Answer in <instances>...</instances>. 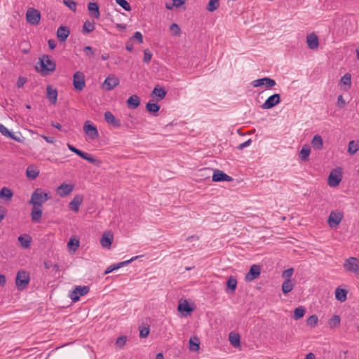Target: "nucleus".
<instances>
[{
	"label": "nucleus",
	"instance_id": "obj_5",
	"mask_svg": "<svg viewBox=\"0 0 359 359\" xmlns=\"http://www.w3.org/2000/svg\"><path fill=\"white\" fill-rule=\"evenodd\" d=\"M341 170L340 168L332 170L327 179V184L331 187H335L339 185L341 181Z\"/></svg>",
	"mask_w": 359,
	"mask_h": 359
},
{
	"label": "nucleus",
	"instance_id": "obj_20",
	"mask_svg": "<svg viewBox=\"0 0 359 359\" xmlns=\"http://www.w3.org/2000/svg\"><path fill=\"white\" fill-rule=\"evenodd\" d=\"M104 119L108 124L111 125L115 128L121 127V121L110 111H106L104 113Z\"/></svg>",
	"mask_w": 359,
	"mask_h": 359
},
{
	"label": "nucleus",
	"instance_id": "obj_19",
	"mask_svg": "<svg viewBox=\"0 0 359 359\" xmlns=\"http://www.w3.org/2000/svg\"><path fill=\"white\" fill-rule=\"evenodd\" d=\"M306 43L308 47L311 50H315L318 48L319 42L318 38L314 33L310 34L306 36Z\"/></svg>",
	"mask_w": 359,
	"mask_h": 359
},
{
	"label": "nucleus",
	"instance_id": "obj_28",
	"mask_svg": "<svg viewBox=\"0 0 359 359\" xmlns=\"http://www.w3.org/2000/svg\"><path fill=\"white\" fill-rule=\"evenodd\" d=\"M127 104L128 107H130L131 109H136L139 107L140 104V97L136 95H131L128 99Z\"/></svg>",
	"mask_w": 359,
	"mask_h": 359
},
{
	"label": "nucleus",
	"instance_id": "obj_64",
	"mask_svg": "<svg viewBox=\"0 0 359 359\" xmlns=\"http://www.w3.org/2000/svg\"><path fill=\"white\" fill-rule=\"evenodd\" d=\"M6 209L4 207L0 205V222H1L2 219H4L6 215Z\"/></svg>",
	"mask_w": 359,
	"mask_h": 359
},
{
	"label": "nucleus",
	"instance_id": "obj_34",
	"mask_svg": "<svg viewBox=\"0 0 359 359\" xmlns=\"http://www.w3.org/2000/svg\"><path fill=\"white\" fill-rule=\"evenodd\" d=\"M13 195L12 191L7 187H3L0 190V198H5L6 201H11Z\"/></svg>",
	"mask_w": 359,
	"mask_h": 359
},
{
	"label": "nucleus",
	"instance_id": "obj_47",
	"mask_svg": "<svg viewBox=\"0 0 359 359\" xmlns=\"http://www.w3.org/2000/svg\"><path fill=\"white\" fill-rule=\"evenodd\" d=\"M340 324V317L339 316H334L328 320V325L330 327H336Z\"/></svg>",
	"mask_w": 359,
	"mask_h": 359
},
{
	"label": "nucleus",
	"instance_id": "obj_21",
	"mask_svg": "<svg viewBox=\"0 0 359 359\" xmlns=\"http://www.w3.org/2000/svg\"><path fill=\"white\" fill-rule=\"evenodd\" d=\"M73 189L74 186L72 184L63 183L57 187V191L60 196L65 197L69 195L73 191Z\"/></svg>",
	"mask_w": 359,
	"mask_h": 359
},
{
	"label": "nucleus",
	"instance_id": "obj_18",
	"mask_svg": "<svg viewBox=\"0 0 359 359\" xmlns=\"http://www.w3.org/2000/svg\"><path fill=\"white\" fill-rule=\"evenodd\" d=\"M113 234L108 231L104 232L100 239V244L104 248H110L111 243L113 241Z\"/></svg>",
	"mask_w": 359,
	"mask_h": 359
},
{
	"label": "nucleus",
	"instance_id": "obj_14",
	"mask_svg": "<svg viewBox=\"0 0 359 359\" xmlns=\"http://www.w3.org/2000/svg\"><path fill=\"white\" fill-rule=\"evenodd\" d=\"M137 258H138V256H135V257H132L131 259H130L128 260H126V261H124V262H119L118 264H114L110 265L105 270L104 274H108L109 273H111L114 270H116V269H120V268H121L123 266H125L128 265V264L131 263L132 262H133L134 260L137 259Z\"/></svg>",
	"mask_w": 359,
	"mask_h": 359
},
{
	"label": "nucleus",
	"instance_id": "obj_25",
	"mask_svg": "<svg viewBox=\"0 0 359 359\" xmlns=\"http://www.w3.org/2000/svg\"><path fill=\"white\" fill-rule=\"evenodd\" d=\"M166 94V90L159 85H157L151 92V95L158 97V100H163Z\"/></svg>",
	"mask_w": 359,
	"mask_h": 359
},
{
	"label": "nucleus",
	"instance_id": "obj_42",
	"mask_svg": "<svg viewBox=\"0 0 359 359\" xmlns=\"http://www.w3.org/2000/svg\"><path fill=\"white\" fill-rule=\"evenodd\" d=\"M69 250L75 252L79 247V241L76 238H70L67 243Z\"/></svg>",
	"mask_w": 359,
	"mask_h": 359
},
{
	"label": "nucleus",
	"instance_id": "obj_57",
	"mask_svg": "<svg viewBox=\"0 0 359 359\" xmlns=\"http://www.w3.org/2000/svg\"><path fill=\"white\" fill-rule=\"evenodd\" d=\"M152 57V54L148 50H145L144 53L143 61L146 63H149Z\"/></svg>",
	"mask_w": 359,
	"mask_h": 359
},
{
	"label": "nucleus",
	"instance_id": "obj_58",
	"mask_svg": "<svg viewBox=\"0 0 359 359\" xmlns=\"http://www.w3.org/2000/svg\"><path fill=\"white\" fill-rule=\"evenodd\" d=\"M149 334V328L148 327H142L140 330V336L142 338L147 337Z\"/></svg>",
	"mask_w": 359,
	"mask_h": 359
},
{
	"label": "nucleus",
	"instance_id": "obj_43",
	"mask_svg": "<svg viewBox=\"0 0 359 359\" xmlns=\"http://www.w3.org/2000/svg\"><path fill=\"white\" fill-rule=\"evenodd\" d=\"M189 348L193 351H196L199 349V340L197 337L190 339L189 340Z\"/></svg>",
	"mask_w": 359,
	"mask_h": 359
},
{
	"label": "nucleus",
	"instance_id": "obj_3",
	"mask_svg": "<svg viewBox=\"0 0 359 359\" xmlns=\"http://www.w3.org/2000/svg\"><path fill=\"white\" fill-rule=\"evenodd\" d=\"M48 193L43 192L40 189H36L31 196L29 203L33 206L41 207L43 203L48 200Z\"/></svg>",
	"mask_w": 359,
	"mask_h": 359
},
{
	"label": "nucleus",
	"instance_id": "obj_63",
	"mask_svg": "<svg viewBox=\"0 0 359 359\" xmlns=\"http://www.w3.org/2000/svg\"><path fill=\"white\" fill-rule=\"evenodd\" d=\"M27 80L24 77H19L17 81V86L18 88H22L24 84L26 83Z\"/></svg>",
	"mask_w": 359,
	"mask_h": 359
},
{
	"label": "nucleus",
	"instance_id": "obj_33",
	"mask_svg": "<svg viewBox=\"0 0 359 359\" xmlns=\"http://www.w3.org/2000/svg\"><path fill=\"white\" fill-rule=\"evenodd\" d=\"M311 152V149L309 145L304 144L301 151H299V156L302 161H307Z\"/></svg>",
	"mask_w": 359,
	"mask_h": 359
},
{
	"label": "nucleus",
	"instance_id": "obj_15",
	"mask_svg": "<svg viewBox=\"0 0 359 359\" xmlns=\"http://www.w3.org/2000/svg\"><path fill=\"white\" fill-rule=\"evenodd\" d=\"M232 180V177L229 175L224 173L223 171L219 170H215L212 175V181L213 182H231Z\"/></svg>",
	"mask_w": 359,
	"mask_h": 359
},
{
	"label": "nucleus",
	"instance_id": "obj_12",
	"mask_svg": "<svg viewBox=\"0 0 359 359\" xmlns=\"http://www.w3.org/2000/svg\"><path fill=\"white\" fill-rule=\"evenodd\" d=\"M83 130L90 140H96L99 137L97 128L87 121L83 126Z\"/></svg>",
	"mask_w": 359,
	"mask_h": 359
},
{
	"label": "nucleus",
	"instance_id": "obj_46",
	"mask_svg": "<svg viewBox=\"0 0 359 359\" xmlns=\"http://www.w3.org/2000/svg\"><path fill=\"white\" fill-rule=\"evenodd\" d=\"M318 316L316 315H312L307 318L306 324H307V325H309L311 327H315L318 324Z\"/></svg>",
	"mask_w": 359,
	"mask_h": 359
},
{
	"label": "nucleus",
	"instance_id": "obj_56",
	"mask_svg": "<svg viewBox=\"0 0 359 359\" xmlns=\"http://www.w3.org/2000/svg\"><path fill=\"white\" fill-rule=\"evenodd\" d=\"M83 52L90 57H93L95 55L94 50L91 46H87L83 48Z\"/></svg>",
	"mask_w": 359,
	"mask_h": 359
},
{
	"label": "nucleus",
	"instance_id": "obj_8",
	"mask_svg": "<svg viewBox=\"0 0 359 359\" xmlns=\"http://www.w3.org/2000/svg\"><path fill=\"white\" fill-rule=\"evenodd\" d=\"M89 292V287L88 286H77L73 291H72L69 297L72 302H78L81 296L86 294Z\"/></svg>",
	"mask_w": 359,
	"mask_h": 359
},
{
	"label": "nucleus",
	"instance_id": "obj_9",
	"mask_svg": "<svg viewBox=\"0 0 359 359\" xmlns=\"http://www.w3.org/2000/svg\"><path fill=\"white\" fill-rule=\"evenodd\" d=\"M73 85L76 90H82L86 86L85 76L83 72H76L73 76Z\"/></svg>",
	"mask_w": 359,
	"mask_h": 359
},
{
	"label": "nucleus",
	"instance_id": "obj_44",
	"mask_svg": "<svg viewBox=\"0 0 359 359\" xmlns=\"http://www.w3.org/2000/svg\"><path fill=\"white\" fill-rule=\"evenodd\" d=\"M83 156H81V158L88 161L89 163H91L95 165H97L99 166L101 163L100 161L93 158V156H90L87 153H83Z\"/></svg>",
	"mask_w": 359,
	"mask_h": 359
},
{
	"label": "nucleus",
	"instance_id": "obj_2",
	"mask_svg": "<svg viewBox=\"0 0 359 359\" xmlns=\"http://www.w3.org/2000/svg\"><path fill=\"white\" fill-rule=\"evenodd\" d=\"M343 267L345 271L351 273L359 278V259L355 257H350L345 259Z\"/></svg>",
	"mask_w": 359,
	"mask_h": 359
},
{
	"label": "nucleus",
	"instance_id": "obj_1",
	"mask_svg": "<svg viewBox=\"0 0 359 359\" xmlns=\"http://www.w3.org/2000/svg\"><path fill=\"white\" fill-rule=\"evenodd\" d=\"M37 65H39V67L36 65V69L43 76H46L50 72H54L56 67L55 62L46 55H43L41 58H39V61Z\"/></svg>",
	"mask_w": 359,
	"mask_h": 359
},
{
	"label": "nucleus",
	"instance_id": "obj_50",
	"mask_svg": "<svg viewBox=\"0 0 359 359\" xmlns=\"http://www.w3.org/2000/svg\"><path fill=\"white\" fill-rule=\"evenodd\" d=\"M63 3L72 11H76V3L74 0H63Z\"/></svg>",
	"mask_w": 359,
	"mask_h": 359
},
{
	"label": "nucleus",
	"instance_id": "obj_40",
	"mask_svg": "<svg viewBox=\"0 0 359 359\" xmlns=\"http://www.w3.org/2000/svg\"><path fill=\"white\" fill-rule=\"evenodd\" d=\"M147 110L150 113H157L160 109V106L156 103L149 102L146 105Z\"/></svg>",
	"mask_w": 359,
	"mask_h": 359
},
{
	"label": "nucleus",
	"instance_id": "obj_30",
	"mask_svg": "<svg viewBox=\"0 0 359 359\" xmlns=\"http://www.w3.org/2000/svg\"><path fill=\"white\" fill-rule=\"evenodd\" d=\"M18 240L24 248H29L32 242V238L28 234L20 235L18 236Z\"/></svg>",
	"mask_w": 359,
	"mask_h": 359
},
{
	"label": "nucleus",
	"instance_id": "obj_45",
	"mask_svg": "<svg viewBox=\"0 0 359 359\" xmlns=\"http://www.w3.org/2000/svg\"><path fill=\"white\" fill-rule=\"evenodd\" d=\"M83 156H81V158L88 161L89 163H91L95 165H97L99 166L101 163L100 161L93 158V156H90L87 153H83Z\"/></svg>",
	"mask_w": 359,
	"mask_h": 359
},
{
	"label": "nucleus",
	"instance_id": "obj_39",
	"mask_svg": "<svg viewBox=\"0 0 359 359\" xmlns=\"http://www.w3.org/2000/svg\"><path fill=\"white\" fill-rule=\"evenodd\" d=\"M178 310L180 311H184L188 313H190L193 311V309H191L189 303L186 300H184V302H180L179 304Z\"/></svg>",
	"mask_w": 359,
	"mask_h": 359
},
{
	"label": "nucleus",
	"instance_id": "obj_53",
	"mask_svg": "<svg viewBox=\"0 0 359 359\" xmlns=\"http://www.w3.org/2000/svg\"><path fill=\"white\" fill-rule=\"evenodd\" d=\"M170 29L172 32V34L175 36H179L180 34V28L179 25L176 23L172 24L170 27Z\"/></svg>",
	"mask_w": 359,
	"mask_h": 359
},
{
	"label": "nucleus",
	"instance_id": "obj_7",
	"mask_svg": "<svg viewBox=\"0 0 359 359\" xmlns=\"http://www.w3.org/2000/svg\"><path fill=\"white\" fill-rule=\"evenodd\" d=\"M251 84L255 88L264 86L266 88H271L276 86V82L269 77H264L252 81Z\"/></svg>",
	"mask_w": 359,
	"mask_h": 359
},
{
	"label": "nucleus",
	"instance_id": "obj_31",
	"mask_svg": "<svg viewBox=\"0 0 359 359\" xmlns=\"http://www.w3.org/2000/svg\"><path fill=\"white\" fill-rule=\"evenodd\" d=\"M237 287V280L234 276H231L226 282V291L230 290L231 292H234Z\"/></svg>",
	"mask_w": 359,
	"mask_h": 359
},
{
	"label": "nucleus",
	"instance_id": "obj_27",
	"mask_svg": "<svg viewBox=\"0 0 359 359\" xmlns=\"http://www.w3.org/2000/svg\"><path fill=\"white\" fill-rule=\"evenodd\" d=\"M88 9L90 15H93L94 18L98 19L100 18L99 6L95 2H90L88 5Z\"/></svg>",
	"mask_w": 359,
	"mask_h": 359
},
{
	"label": "nucleus",
	"instance_id": "obj_48",
	"mask_svg": "<svg viewBox=\"0 0 359 359\" xmlns=\"http://www.w3.org/2000/svg\"><path fill=\"white\" fill-rule=\"evenodd\" d=\"M95 29V24L89 21H86L83 26V32L90 33Z\"/></svg>",
	"mask_w": 359,
	"mask_h": 359
},
{
	"label": "nucleus",
	"instance_id": "obj_62",
	"mask_svg": "<svg viewBox=\"0 0 359 359\" xmlns=\"http://www.w3.org/2000/svg\"><path fill=\"white\" fill-rule=\"evenodd\" d=\"M251 142H252V141H251V140H250V139H249L248 140L245 141V142L240 144L238 146V149L239 150H243L244 148H245V147H247L250 146V144H251Z\"/></svg>",
	"mask_w": 359,
	"mask_h": 359
},
{
	"label": "nucleus",
	"instance_id": "obj_10",
	"mask_svg": "<svg viewBox=\"0 0 359 359\" xmlns=\"http://www.w3.org/2000/svg\"><path fill=\"white\" fill-rule=\"evenodd\" d=\"M118 84V78L114 74H110L105 79L102 84V88L105 90H111Z\"/></svg>",
	"mask_w": 359,
	"mask_h": 359
},
{
	"label": "nucleus",
	"instance_id": "obj_6",
	"mask_svg": "<svg viewBox=\"0 0 359 359\" xmlns=\"http://www.w3.org/2000/svg\"><path fill=\"white\" fill-rule=\"evenodd\" d=\"M26 20L28 23L32 25H38L41 20L40 12L33 8H28L26 13Z\"/></svg>",
	"mask_w": 359,
	"mask_h": 359
},
{
	"label": "nucleus",
	"instance_id": "obj_59",
	"mask_svg": "<svg viewBox=\"0 0 359 359\" xmlns=\"http://www.w3.org/2000/svg\"><path fill=\"white\" fill-rule=\"evenodd\" d=\"M346 104V102L342 95H339L337 97V107L339 108H344Z\"/></svg>",
	"mask_w": 359,
	"mask_h": 359
},
{
	"label": "nucleus",
	"instance_id": "obj_16",
	"mask_svg": "<svg viewBox=\"0 0 359 359\" xmlns=\"http://www.w3.org/2000/svg\"><path fill=\"white\" fill-rule=\"evenodd\" d=\"M343 215L340 212H331L328 217V224L330 227L337 226L341 221Z\"/></svg>",
	"mask_w": 359,
	"mask_h": 359
},
{
	"label": "nucleus",
	"instance_id": "obj_36",
	"mask_svg": "<svg viewBox=\"0 0 359 359\" xmlns=\"http://www.w3.org/2000/svg\"><path fill=\"white\" fill-rule=\"evenodd\" d=\"M359 150V141L351 140L348 143V152L353 155Z\"/></svg>",
	"mask_w": 359,
	"mask_h": 359
},
{
	"label": "nucleus",
	"instance_id": "obj_26",
	"mask_svg": "<svg viewBox=\"0 0 359 359\" xmlns=\"http://www.w3.org/2000/svg\"><path fill=\"white\" fill-rule=\"evenodd\" d=\"M348 291L338 287L335 290V298L340 302H344L347 299Z\"/></svg>",
	"mask_w": 359,
	"mask_h": 359
},
{
	"label": "nucleus",
	"instance_id": "obj_29",
	"mask_svg": "<svg viewBox=\"0 0 359 359\" xmlns=\"http://www.w3.org/2000/svg\"><path fill=\"white\" fill-rule=\"evenodd\" d=\"M311 145L313 149L320 150L323 147V141L322 137L319 135H316L311 140Z\"/></svg>",
	"mask_w": 359,
	"mask_h": 359
},
{
	"label": "nucleus",
	"instance_id": "obj_4",
	"mask_svg": "<svg viewBox=\"0 0 359 359\" xmlns=\"http://www.w3.org/2000/svg\"><path fill=\"white\" fill-rule=\"evenodd\" d=\"M30 280L29 273L25 270H20L17 273L15 278V284L18 290L25 289Z\"/></svg>",
	"mask_w": 359,
	"mask_h": 359
},
{
	"label": "nucleus",
	"instance_id": "obj_23",
	"mask_svg": "<svg viewBox=\"0 0 359 359\" xmlns=\"http://www.w3.org/2000/svg\"><path fill=\"white\" fill-rule=\"evenodd\" d=\"M47 98L49 100L51 104H55L57 99V91L55 88H53L51 86H47Z\"/></svg>",
	"mask_w": 359,
	"mask_h": 359
},
{
	"label": "nucleus",
	"instance_id": "obj_37",
	"mask_svg": "<svg viewBox=\"0 0 359 359\" xmlns=\"http://www.w3.org/2000/svg\"><path fill=\"white\" fill-rule=\"evenodd\" d=\"M294 287V284L291 280H285L282 284V291L284 294H287L291 292Z\"/></svg>",
	"mask_w": 359,
	"mask_h": 359
},
{
	"label": "nucleus",
	"instance_id": "obj_35",
	"mask_svg": "<svg viewBox=\"0 0 359 359\" xmlns=\"http://www.w3.org/2000/svg\"><path fill=\"white\" fill-rule=\"evenodd\" d=\"M39 174V170L33 166H29L26 170V175L31 180L36 179Z\"/></svg>",
	"mask_w": 359,
	"mask_h": 359
},
{
	"label": "nucleus",
	"instance_id": "obj_24",
	"mask_svg": "<svg viewBox=\"0 0 359 359\" xmlns=\"http://www.w3.org/2000/svg\"><path fill=\"white\" fill-rule=\"evenodd\" d=\"M69 34V30L66 27L60 26L57 29V36L60 41L65 42L67 40Z\"/></svg>",
	"mask_w": 359,
	"mask_h": 359
},
{
	"label": "nucleus",
	"instance_id": "obj_61",
	"mask_svg": "<svg viewBox=\"0 0 359 359\" xmlns=\"http://www.w3.org/2000/svg\"><path fill=\"white\" fill-rule=\"evenodd\" d=\"M133 39H137L139 43H142L143 42V36H142V34H141V32H136L134 34Z\"/></svg>",
	"mask_w": 359,
	"mask_h": 359
},
{
	"label": "nucleus",
	"instance_id": "obj_17",
	"mask_svg": "<svg viewBox=\"0 0 359 359\" xmlns=\"http://www.w3.org/2000/svg\"><path fill=\"white\" fill-rule=\"evenodd\" d=\"M83 198L81 195H76L73 199L69 203V208L74 212H77L79 210V207L83 202Z\"/></svg>",
	"mask_w": 359,
	"mask_h": 359
},
{
	"label": "nucleus",
	"instance_id": "obj_52",
	"mask_svg": "<svg viewBox=\"0 0 359 359\" xmlns=\"http://www.w3.org/2000/svg\"><path fill=\"white\" fill-rule=\"evenodd\" d=\"M294 269L293 268H290L288 269L285 270L282 273V277L285 278V280H291V277L293 274Z\"/></svg>",
	"mask_w": 359,
	"mask_h": 359
},
{
	"label": "nucleus",
	"instance_id": "obj_54",
	"mask_svg": "<svg viewBox=\"0 0 359 359\" xmlns=\"http://www.w3.org/2000/svg\"><path fill=\"white\" fill-rule=\"evenodd\" d=\"M67 147H68L69 149L71 151H72V152L75 153V154H77L79 156L81 157V156H84V155H83V153H84L83 151H81V150H79V149H76V147H74L73 145L68 144H67Z\"/></svg>",
	"mask_w": 359,
	"mask_h": 359
},
{
	"label": "nucleus",
	"instance_id": "obj_51",
	"mask_svg": "<svg viewBox=\"0 0 359 359\" xmlns=\"http://www.w3.org/2000/svg\"><path fill=\"white\" fill-rule=\"evenodd\" d=\"M341 83L344 85L350 86L351 84V75L348 73L346 74L341 77Z\"/></svg>",
	"mask_w": 359,
	"mask_h": 359
},
{
	"label": "nucleus",
	"instance_id": "obj_13",
	"mask_svg": "<svg viewBox=\"0 0 359 359\" xmlns=\"http://www.w3.org/2000/svg\"><path fill=\"white\" fill-rule=\"evenodd\" d=\"M261 273V267L259 265L253 264L250 266V271L246 273L245 280L247 282H251L257 278Z\"/></svg>",
	"mask_w": 359,
	"mask_h": 359
},
{
	"label": "nucleus",
	"instance_id": "obj_11",
	"mask_svg": "<svg viewBox=\"0 0 359 359\" xmlns=\"http://www.w3.org/2000/svg\"><path fill=\"white\" fill-rule=\"evenodd\" d=\"M280 102V95L275 93L269 96L266 101L261 105L264 109H271Z\"/></svg>",
	"mask_w": 359,
	"mask_h": 359
},
{
	"label": "nucleus",
	"instance_id": "obj_38",
	"mask_svg": "<svg viewBox=\"0 0 359 359\" xmlns=\"http://www.w3.org/2000/svg\"><path fill=\"white\" fill-rule=\"evenodd\" d=\"M304 313L305 309L303 306H300L294 309L293 318L294 320H299L304 316Z\"/></svg>",
	"mask_w": 359,
	"mask_h": 359
},
{
	"label": "nucleus",
	"instance_id": "obj_41",
	"mask_svg": "<svg viewBox=\"0 0 359 359\" xmlns=\"http://www.w3.org/2000/svg\"><path fill=\"white\" fill-rule=\"evenodd\" d=\"M219 6V0H210L206 9L210 12H213L218 8Z\"/></svg>",
	"mask_w": 359,
	"mask_h": 359
},
{
	"label": "nucleus",
	"instance_id": "obj_55",
	"mask_svg": "<svg viewBox=\"0 0 359 359\" xmlns=\"http://www.w3.org/2000/svg\"><path fill=\"white\" fill-rule=\"evenodd\" d=\"M126 340H127L126 337L121 336V337H119L116 339V344L118 346H119L120 348H122L126 344Z\"/></svg>",
	"mask_w": 359,
	"mask_h": 359
},
{
	"label": "nucleus",
	"instance_id": "obj_49",
	"mask_svg": "<svg viewBox=\"0 0 359 359\" xmlns=\"http://www.w3.org/2000/svg\"><path fill=\"white\" fill-rule=\"evenodd\" d=\"M115 1L125 11H130L131 10V7H130L129 3L126 0H115Z\"/></svg>",
	"mask_w": 359,
	"mask_h": 359
},
{
	"label": "nucleus",
	"instance_id": "obj_60",
	"mask_svg": "<svg viewBox=\"0 0 359 359\" xmlns=\"http://www.w3.org/2000/svg\"><path fill=\"white\" fill-rule=\"evenodd\" d=\"M0 133L5 137L10 135V131L1 123H0Z\"/></svg>",
	"mask_w": 359,
	"mask_h": 359
},
{
	"label": "nucleus",
	"instance_id": "obj_32",
	"mask_svg": "<svg viewBox=\"0 0 359 359\" xmlns=\"http://www.w3.org/2000/svg\"><path fill=\"white\" fill-rule=\"evenodd\" d=\"M229 339L231 343V344L233 347H239L241 345V340H240V336L238 334L236 333H230L229 336Z\"/></svg>",
	"mask_w": 359,
	"mask_h": 359
},
{
	"label": "nucleus",
	"instance_id": "obj_22",
	"mask_svg": "<svg viewBox=\"0 0 359 359\" xmlns=\"http://www.w3.org/2000/svg\"><path fill=\"white\" fill-rule=\"evenodd\" d=\"M32 221L35 223L40 222L42 217V210L41 207L33 206L31 211Z\"/></svg>",
	"mask_w": 359,
	"mask_h": 359
}]
</instances>
